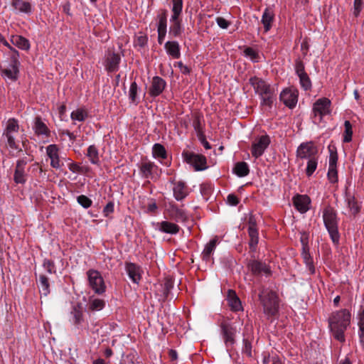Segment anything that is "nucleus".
<instances>
[{
  "instance_id": "9b49d317",
  "label": "nucleus",
  "mask_w": 364,
  "mask_h": 364,
  "mask_svg": "<svg viewBox=\"0 0 364 364\" xmlns=\"http://www.w3.org/2000/svg\"><path fill=\"white\" fill-rule=\"evenodd\" d=\"M296 156L300 159H311L315 157L317 149L311 141L301 143L296 149Z\"/></svg>"
},
{
  "instance_id": "bb28decb",
  "label": "nucleus",
  "mask_w": 364,
  "mask_h": 364,
  "mask_svg": "<svg viewBox=\"0 0 364 364\" xmlns=\"http://www.w3.org/2000/svg\"><path fill=\"white\" fill-rule=\"evenodd\" d=\"M26 163L23 161H18L14 173V179L16 183H24L26 181L25 174Z\"/></svg>"
},
{
  "instance_id": "ea45409f",
  "label": "nucleus",
  "mask_w": 364,
  "mask_h": 364,
  "mask_svg": "<svg viewBox=\"0 0 364 364\" xmlns=\"http://www.w3.org/2000/svg\"><path fill=\"white\" fill-rule=\"evenodd\" d=\"M152 154L156 159H164L166 158V150L161 144H155L152 147Z\"/></svg>"
},
{
  "instance_id": "a211bd4d",
  "label": "nucleus",
  "mask_w": 364,
  "mask_h": 364,
  "mask_svg": "<svg viewBox=\"0 0 364 364\" xmlns=\"http://www.w3.org/2000/svg\"><path fill=\"white\" fill-rule=\"evenodd\" d=\"M280 100L289 108L294 107L298 100L297 92L290 89H286L281 92Z\"/></svg>"
},
{
  "instance_id": "4c0bfd02",
  "label": "nucleus",
  "mask_w": 364,
  "mask_h": 364,
  "mask_svg": "<svg viewBox=\"0 0 364 364\" xmlns=\"http://www.w3.org/2000/svg\"><path fill=\"white\" fill-rule=\"evenodd\" d=\"M105 306V301L103 299L90 297L88 303V309L92 311L102 310Z\"/></svg>"
},
{
  "instance_id": "9d476101",
  "label": "nucleus",
  "mask_w": 364,
  "mask_h": 364,
  "mask_svg": "<svg viewBox=\"0 0 364 364\" xmlns=\"http://www.w3.org/2000/svg\"><path fill=\"white\" fill-rule=\"evenodd\" d=\"M270 144V139L267 135H262L255 139L252 144V154L254 157L261 156Z\"/></svg>"
},
{
  "instance_id": "8fccbe9b",
  "label": "nucleus",
  "mask_w": 364,
  "mask_h": 364,
  "mask_svg": "<svg viewBox=\"0 0 364 364\" xmlns=\"http://www.w3.org/2000/svg\"><path fill=\"white\" fill-rule=\"evenodd\" d=\"M77 201L84 208H88L92 204V200L85 195L77 196Z\"/></svg>"
},
{
  "instance_id": "6e6552de",
  "label": "nucleus",
  "mask_w": 364,
  "mask_h": 364,
  "mask_svg": "<svg viewBox=\"0 0 364 364\" xmlns=\"http://www.w3.org/2000/svg\"><path fill=\"white\" fill-rule=\"evenodd\" d=\"M89 286L95 294H102L106 291V285L101 273L95 269H91L86 272Z\"/></svg>"
},
{
  "instance_id": "20e7f679",
  "label": "nucleus",
  "mask_w": 364,
  "mask_h": 364,
  "mask_svg": "<svg viewBox=\"0 0 364 364\" xmlns=\"http://www.w3.org/2000/svg\"><path fill=\"white\" fill-rule=\"evenodd\" d=\"M263 312L268 318L276 316L279 310V299L277 294L271 290L263 291L259 294Z\"/></svg>"
},
{
  "instance_id": "f8f14e48",
  "label": "nucleus",
  "mask_w": 364,
  "mask_h": 364,
  "mask_svg": "<svg viewBox=\"0 0 364 364\" xmlns=\"http://www.w3.org/2000/svg\"><path fill=\"white\" fill-rule=\"evenodd\" d=\"M46 154L50 160V166L55 169H60L63 163L60 158V149L56 144H50L46 147Z\"/></svg>"
},
{
  "instance_id": "cd10ccee",
  "label": "nucleus",
  "mask_w": 364,
  "mask_h": 364,
  "mask_svg": "<svg viewBox=\"0 0 364 364\" xmlns=\"http://www.w3.org/2000/svg\"><path fill=\"white\" fill-rule=\"evenodd\" d=\"M3 75L11 80H16L18 73V62L16 58H13L12 63L9 68L2 70Z\"/></svg>"
},
{
  "instance_id": "79ce46f5",
  "label": "nucleus",
  "mask_w": 364,
  "mask_h": 364,
  "mask_svg": "<svg viewBox=\"0 0 364 364\" xmlns=\"http://www.w3.org/2000/svg\"><path fill=\"white\" fill-rule=\"evenodd\" d=\"M301 255L308 269L311 274H314L315 272V267L314 266L313 259L305 247L303 248Z\"/></svg>"
},
{
  "instance_id": "4d7b16f0",
  "label": "nucleus",
  "mask_w": 364,
  "mask_h": 364,
  "mask_svg": "<svg viewBox=\"0 0 364 364\" xmlns=\"http://www.w3.org/2000/svg\"><path fill=\"white\" fill-rule=\"evenodd\" d=\"M338 161V155L336 151L330 150L329 155V167L328 168H336V164Z\"/></svg>"
},
{
  "instance_id": "b1692460",
  "label": "nucleus",
  "mask_w": 364,
  "mask_h": 364,
  "mask_svg": "<svg viewBox=\"0 0 364 364\" xmlns=\"http://www.w3.org/2000/svg\"><path fill=\"white\" fill-rule=\"evenodd\" d=\"M173 192L175 199L178 201L183 200L189 193L187 186L182 181L174 183Z\"/></svg>"
},
{
  "instance_id": "7c9ffc66",
  "label": "nucleus",
  "mask_w": 364,
  "mask_h": 364,
  "mask_svg": "<svg viewBox=\"0 0 364 364\" xmlns=\"http://www.w3.org/2000/svg\"><path fill=\"white\" fill-rule=\"evenodd\" d=\"M36 282L41 295L47 296L50 292L48 278L44 274H41Z\"/></svg>"
},
{
  "instance_id": "bf43d9fd",
  "label": "nucleus",
  "mask_w": 364,
  "mask_h": 364,
  "mask_svg": "<svg viewBox=\"0 0 364 364\" xmlns=\"http://www.w3.org/2000/svg\"><path fill=\"white\" fill-rule=\"evenodd\" d=\"M216 23L218 26L223 29H226L230 25V23L223 17H217Z\"/></svg>"
},
{
  "instance_id": "aec40b11",
  "label": "nucleus",
  "mask_w": 364,
  "mask_h": 364,
  "mask_svg": "<svg viewBox=\"0 0 364 364\" xmlns=\"http://www.w3.org/2000/svg\"><path fill=\"white\" fill-rule=\"evenodd\" d=\"M121 60L120 55L118 53L109 52L106 55L105 66L108 72H115L119 69V65Z\"/></svg>"
},
{
  "instance_id": "7ed1b4c3",
  "label": "nucleus",
  "mask_w": 364,
  "mask_h": 364,
  "mask_svg": "<svg viewBox=\"0 0 364 364\" xmlns=\"http://www.w3.org/2000/svg\"><path fill=\"white\" fill-rule=\"evenodd\" d=\"M323 220L326 230L334 244H338L340 239L338 232V219L336 210L331 207H326L323 210Z\"/></svg>"
},
{
  "instance_id": "a18cd8bd",
  "label": "nucleus",
  "mask_w": 364,
  "mask_h": 364,
  "mask_svg": "<svg viewBox=\"0 0 364 364\" xmlns=\"http://www.w3.org/2000/svg\"><path fill=\"white\" fill-rule=\"evenodd\" d=\"M318 165V160L316 157L311 158L307 161L306 173L309 177L316 171Z\"/></svg>"
},
{
  "instance_id": "1a4fd4ad",
  "label": "nucleus",
  "mask_w": 364,
  "mask_h": 364,
  "mask_svg": "<svg viewBox=\"0 0 364 364\" xmlns=\"http://www.w3.org/2000/svg\"><path fill=\"white\" fill-rule=\"evenodd\" d=\"M182 157L183 161L192 166L196 171H203L208 168L206 158L202 154L183 151Z\"/></svg>"
},
{
  "instance_id": "dca6fc26",
  "label": "nucleus",
  "mask_w": 364,
  "mask_h": 364,
  "mask_svg": "<svg viewBox=\"0 0 364 364\" xmlns=\"http://www.w3.org/2000/svg\"><path fill=\"white\" fill-rule=\"evenodd\" d=\"M166 86V81L159 76H154L149 89V94L151 97H156L160 95Z\"/></svg>"
},
{
  "instance_id": "f257e3e1",
  "label": "nucleus",
  "mask_w": 364,
  "mask_h": 364,
  "mask_svg": "<svg viewBox=\"0 0 364 364\" xmlns=\"http://www.w3.org/2000/svg\"><path fill=\"white\" fill-rule=\"evenodd\" d=\"M351 314L347 309H341L331 313L328 318V326L333 336L343 343L346 341L345 331L350 324Z\"/></svg>"
},
{
  "instance_id": "864d4df0",
  "label": "nucleus",
  "mask_w": 364,
  "mask_h": 364,
  "mask_svg": "<svg viewBox=\"0 0 364 364\" xmlns=\"http://www.w3.org/2000/svg\"><path fill=\"white\" fill-rule=\"evenodd\" d=\"M328 178L331 183H336L338 181V171L336 168H328Z\"/></svg>"
},
{
  "instance_id": "a878e982",
  "label": "nucleus",
  "mask_w": 364,
  "mask_h": 364,
  "mask_svg": "<svg viewBox=\"0 0 364 364\" xmlns=\"http://www.w3.org/2000/svg\"><path fill=\"white\" fill-rule=\"evenodd\" d=\"M164 48L168 55L173 59H178L181 57L180 46L177 41H167L164 45Z\"/></svg>"
},
{
  "instance_id": "c85d7f7f",
  "label": "nucleus",
  "mask_w": 364,
  "mask_h": 364,
  "mask_svg": "<svg viewBox=\"0 0 364 364\" xmlns=\"http://www.w3.org/2000/svg\"><path fill=\"white\" fill-rule=\"evenodd\" d=\"M274 14L272 9L267 8L262 16L261 22L264 26L265 32L270 30L272 23L274 21Z\"/></svg>"
},
{
  "instance_id": "2f4dec72",
  "label": "nucleus",
  "mask_w": 364,
  "mask_h": 364,
  "mask_svg": "<svg viewBox=\"0 0 364 364\" xmlns=\"http://www.w3.org/2000/svg\"><path fill=\"white\" fill-rule=\"evenodd\" d=\"M158 169V166L154 163L148 161L144 162L140 166V171L143 177L149 178H152L154 172Z\"/></svg>"
},
{
  "instance_id": "a19ab883",
  "label": "nucleus",
  "mask_w": 364,
  "mask_h": 364,
  "mask_svg": "<svg viewBox=\"0 0 364 364\" xmlns=\"http://www.w3.org/2000/svg\"><path fill=\"white\" fill-rule=\"evenodd\" d=\"M346 201L353 215H356L359 213L360 207L358 204L353 196L346 195Z\"/></svg>"
},
{
  "instance_id": "052dcab7",
  "label": "nucleus",
  "mask_w": 364,
  "mask_h": 364,
  "mask_svg": "<svg viewBox=\"0 0 364 364\" xmlns=\"http://www.w3.org/2000/svg\"><path fill=\"white\" fill-rule=\"evenodd\" d=\"M113 212H114V203L112 202H109L104 208L102 213L105 217H108Z\"/></svg>"
},
{
  "instance_id": "774afa93",
  "label": "nucleus",
  "mask_w": 364,
  "mask_h": 364,
  "mask_svg": "<svg viewBox=\"0 0 364 364\" xmlns=\"http://www.w3.org/2000/svg\"><path fill=\"white\" fill-rule=\"evenodd\" d=\"M272 364H284V360L277 355L272 358Z\"/></svg>"
},
{
  "instance_id": "39448f33",
  "label": "nucleus",
  "mask_w": 364,
  "mask_h": 364,
  "mask_svg": "<svg viewBox=\"0 0 364 364\" xmlns=\"http://www.w3.org/2000/svg\"><path fill=\"white\" fill-rule=\"evenodd\" d=\"M172 16L170 19L172 25L170 26L169 33L173 37H178L181 34V23L179 16L182 12L183 1L172 0Z\"/></svg>"
},
{
  "instance_id": "6e6d98bb",
  "label": "nucleus",
  "mask_w": 364,
  "mask_h": 364,
  "mask_svg": "<svg viewBox=\"0 0 364 364\" xmlns=\"http://www.w3.org/2000/svg\"><path fill=\"white\" fill-rule=\"evenodd\" d=\"M295 71L298 76L306 73L304 69V65L300 60H297L295 63Z\"/></svg>"
},
{
  "instance_id": "393cba45",
  "label": "nucleus",
  "mask_w": 364,
  "mask_h": 364,
  "mask_svg": "<svg viewBox=\"0 0 364 364\" xmlns=\"http://www.w3.org/2000/svg\"><path fill=\"white\" fill-rule=\"evenodd\" d=\"M249 267L254 274H264L269 275L271 273L269 267L261 262L253 261L249 264Z\"/></svg>"
},
{
  "instance_id": "4be33fe9",
  "label": "nucleus",
  "mask_w": 364,
  "mask_h": 364,
  "mask_svg": "<svg viewBox=\"0 0 364 364\" xmlns=\"http://www.w3.org/2000/svg\"><path fill=\"white\" fill-rule=\"evenodd\" d=\"M11 6L18 13L29 15L33 11L31 3L24 0H12Z\"/></svg>"
},
{
  "instance_id": "f704fd0d",
  "label": "nucleus",
  "mask_w": 364,
  "mask_h": 364,
  "mask_svg": "<svg viewBox=\"0 0 364 364\" xmlns=\"http://www.w3.org/2000/svg\"><path fill=\"white\" fill-rule=\"evenodd\" d=\"M233 173L238 177H245L250 173L249 166L246 162L241 161L235 164Z\"/></svg>"
},
{
  "instance_id": "37998d69",
  "label": "nucleus",
  "mask_w": 364,
  "mask_h": 364,
  "mask_svg": "<svg viewBox=\"0 0 364 364\" xmlns=\"http://www.w3.org/2000/svg\"><path fill=\"white\" fill-rule=\"evenodd\" d=\"M138 89V85L136 82L131 83L129 90V98L134 105H137L139 102L137 97Z\"/></svg>"
},
{
  "instance_id": "0e129e2a",
  "label": "nucleus",
  "mask_w": 364,
  "mask_h": 364,
  "mask_svg": "<svg viewBox=\"0 0 364 364\" xmlns=\"http://www.w3.org/2000/svg\"><path fill=\"white\" fill-rule=\"evenodd\" d=\"M158 207L154 199H151L147 205V211L149 213H155Z\"/></svg>"
},
{
  "instance_id": "0eeeda50",
  "label": "nucleus",
  "mask_w": 364,
  "mask_h": 364,
  "mask_svg": "<svg viewBox=\"0 0 364 364\" xmlns=\"http://www.w3.org/2000/svg\"><path fill=\"white\" fill-rule=\"evenodd\" d=\"M331 100L326 97L318 99L313 105V121L314 123H320L325 115L331 113Z\"/></svg>"
},
{
  "instance_id": "2eb2a0df",
  "label": "nucleus",
  "mask_w": 364,
  "mask_h": 364,
  "mask_svg": "<svg viewBox=\"0 0 364 364\" xmlns=\"http://www.w3.org/2000/svg\"><path fill=\"white\" fill-rule=\"evenodd\" d=\"M222 335L227 347L232 346L235 343V337L237 328L228 323H223L220 326Z\"/></svg>"
},
{
  "instance_id": "473e14b6",
  "label": "nucleus",
  "mask_w": 364,
  "mask_h": 364,
  "mask_svg": "<svg viewBox=\"0 0 364 364\" xmlns=\"http://www.w3.org/2000/svg\"><path fill=\"white\" fill-rule=\"evenodd\" d=\"M33 129L35 133L38 135H45L48 136L50 134V130L47 125L41 120L40 117H36L35 119Z\"/></svg>"
},
{
  "instance_id": "603ef678",
  "label": "nucleus",
  "mask_w": 364,
  "mask_h": 364,
  "mask_svg": "<svg viewBox=\"0 0 364 364\" xmlns=\"http://www.w3.org/2000/svg\"><path fill=\"white\" fill-rule=\"evenodd\" d=\"M246 57L250 58L253 61H257L258 53L252 48H246L244 50Z\"/></svg>"
},
{
  "instance_id": "09e8293b",
  "label": "nucleus",
  "mask_w": 364,
  "mask_h": 364,
  "mask_svg": "<svg viewBox=\"0 0 364 364\" xmlns=\"http://www.w3.org/2000/svg\"><path fill=\"white\" fill-rule=\"evenodd\" d=\"M358 325L359 327V336L364 338V309L360 311L358 315Z\"/></svg>"
},
{
  "instance_id": "72a5a7b5",
  "label": "nucleus",
  "mask_w": 364,
  "mask_h": 364,
  "mask_svg": "<svg viewBox=\"0 0 364 364\" xmlns=\"http://www.w3.org/2000/svg\"><path fill=\"white\" fill-rule=\"evenodd\" d=\"M11 42L21 50H27L30 48L29 41L21 36H12Z\"/></svg>"
},
{
  "instance_id": "13d9d810",
  "label": "nucleus",
  "mask_w": 364,
  "mask_h": 364,
  "mask_svg": "<svg viewBox=\"0 0 364 364\" xmlns=\"http://www.w3.org/2000/svg\"><path fill=\"white\" fill-rule=\"evenodd\" d=\"M363 1V0H354L353 15L356 17L360 14L362 10Z\"/></svg>"
},
{
  "instance_id": "58836bf2",
  "label": "nucleus",
  "mask_w": 364,
  "mask_h": 364,
  "mask_svg": "<svg viewBox=\"0 0 364 364\" xmlns=\"http://www.w3.org/2000/svg\"><path fill=\"white\" fill-rule=\"evenodd\" d=\"M157 31H166L167 28V11L161 10L157 15Z\"/></svg>"
},
{
  "instance_id": "338daca9",
  "label": "nucleus",
  "mask_w": 364,
  "mask_h": 364,
  "mask_svg": "<svg viewBox=\"0 0 364 364\" xmlns=\"http://www.w3.org/2000/svg\"><path fill=\"white\" fill-rule=\"evenodd\" d=\"M158 32V42L159 44H162L165 38L166 31H157Z\"/></svg>"
},
{
  "instance_id": "de8ad7c7",
  "label": "nucleus",
  "mask_w": 364,
  "mask_h": 364,
  "mask_svg": "<svg viewBox=\"0 0 364 364\" xmlns=\"http://www.w3.org/2000/svg\"><path fill=\"white\" fill-rule=\"evenodd\" d=\"M299 78L300 85L305 90H309L311 88V81L307 73L298 76Z\"/></svg>"
},
{
  "instance_id": "680f3d73",
  "label": "nucleus",
  "mask_w": 364,
  "mask_h": 364,
  "mask_svg": "<svg viewBox=\"0 0 364 364\" xmlns=\"http://www.w3.org/2000/svg\"><path fill=\"white\" fill-rule=\"evenodd\" d=\"M227 202L229 205L235 206L239 203V199L234 194H229L227 197Z\"/></svg>"
},
{
  "instance_id": "ddd939ff",
  "label": "nucleus",
  "mask_w": 364,
  "mask_h": 364,
  "mask_svg": "<svg viewBox=\"0 0 364 364\" xmlns=\"http://www.w3.org/2000/svg\"><path fill=\"white\" fill-rule=\"evenodd\" d=\"M166 211L169 218L177 223H184L188 220L186 211L175 204L170 203Z\"/></svg>"
},
{
  "instance_id": "c9c22d12",
  "label": "nucleus",
  "mask_w": 364,
  "mask_h": 364,
  "mask_svg": "<svg viewBox=\"0 0 364 364\" xmlns=\"http://www.w3.org/2000/svg\"><path fill=\"white\" fill-rule=\"evenodd\" d=\"M87 156L92 164H100L99 151L95 145H90L87 148Z\"/></svg>"
},
{
  "instance_id": "5fc2aeb1",
  "label": "nucleus",
  "mask_w": 364,
  "mask_h": 364,
  "mask_svg": "<svg viewBox=\"0 0 364 364\" xmlns=\"http://www.w3.org/2000/svg\"><path fill=\"white\" fill-rule=\"evenodd\" d=\"M66 161L70 162L68 165V168L70 171H72L73 173H81L82 172V168L77 163L73 162L70 159H67Z\"/></svg>"
},
{
  "instance_id": "e433bc0d",
  "label": "nucleus",
  "mask_w": 364,
  "mask_h": 364,
  "mask_svg": "<svg viewBox=\"0 0 364 364\" xmlns=\"http://www.w3.org/2000/svg\"><path fill=\"white\" fill-rule=\"evenodd\" d=\"M73 121L84 122L88 117V112L85 107H78L70 114Z\"/></svg>"
},
{
  "instance_id": "49530a36",
  "label": "nucleus",
  "mask_w": 364,
  "mask_h": 364,
  "mask_svg": "<svg viewBox=\"0 0 364 364\" xmlns=\"http://www.w3.org/2000/svg\"><path fill=\"white\" fill-rule=\"evenodd\" d=\"M72 321L75 325H80L83 321V313L81 310L75 308L71 312Z\"/></svg>"
},
{
  "instance_id": "c03bdc74",
  "label": "nucleus",
  "mask_w": 364,
  "mask_h": 364,
  "mask_svg": "<svg viewBox=\"0 0 364 364\" xmlns=\"http://www.w3.org/2000/svg\"><path fill=\"white\" fill-rule=\"evenodd\" d=\"M344 133H343V141L350 142L352 140L353 128L350 122L348 120L344 122Z\"/></svg>"
},
{
  "instance_id": "f03ea898",
  "label": "nucleus",
  "mask_w": 364,
  "mask_h": 364,
  "mask_svg": "<svg viewBox=\"0 0 364 364\" xmlns=\"http://www.w3.org/2000/svg\"><path fill=\"white\" fill-rule=\"evenodd\" d=\"M250 83L255 92L259 95L261 106L271 108L277 96V90L274 87L256 76L250 79Z\"/></svg>"
},
{
  "instance_id": "c756f323",
  "label": "nucleus",
  "mask_w": 364,
  "mask_h": 364,
  "mask_svg": "<svg viewBox=\"0 0 364 364\" xmlns=\"http://www.w3.org/2000/svg\"><path fill=\"white\" fill-rule=\"evenodd\" d=\"M218 243V239L215 237L210 240L205 246V248L202 252V258L203 260L208 262L210 261L211 255H213L217 244Z\"/></svg>"
},
{
  "instance_id": "e2e57ef3",
  "label": "nucleus",
  "mask_w": 364,
  "mask_h": 364,
  "mask_svg": "<svg viewBox=\"0 0 364 364\" xmlns=\"http://www.w3.org/2000/svg\"><path fill=\"white\" fill-rule=\"evenodd\" d=\"M176 65L178 67L181 73L184 75H188L190 73V68L187 65H184L181 61L177 62Z\"/></svg>"
},
{
  "instance_id": "412c9836",
  "label": "nucleus",
  "mask_w": 364,
  "mask_h": 364,
  "mask_svg": "<svg viewBox=\"0 0 364 364\" xmlns=\"http://www.w3.org/2000/svg\"><path fill=\"white\" fill-rule=\"evenodd\" d=\"M248 233L250 238L249 242L250 247L252 251H255L258 244V231L255 220L252 218H250L249 220Z\"/></svg>"
},
{
  "instance_id": "69168bd1",
  "label": "nucleus",
  "mask_w": 364,
  "mask_h": 364,
  "mask_svg": "<svg viewBox=\"0 0 364 364\" xmlns=\"http://www.w3.org/2000/svg\"><path fill=\"white\" fill-rule=\"evenodd\" d=\"M1 45L5 46L9 50L14 51L15 53L18 55V52L7 42L5 38L0 33V46Z\"/></svg>"
},
{
  "instance_id": "3c124183",
  "label": "nucleus",
  "mask_w": 364,
  "mask_h": 364,
  "mask_svg": "<svg viewBox=\"0 0 364 364\" xmlns=\"http://www.w3.org/2000/svg\"><path fill=\"white\" fill-rule=\"evenodd\" d=\"M43 267L48 274L55 273L56 272L54 262L50 259H44Z\"/></svg>"
},
{
  "instance_id": "4468645a",
  "label": "nucleus",
  "mask_w": 364,
  "mask_h": 364,
  "mask_svg": "<svg viewBox=\"0 0 364 364\" xmlns=\"http://www.w3.org/2000/svg\"><path fill=\"white\" fill-rule=\"evenodd\" d=\"M152 226L156 230L170 235H176L180 231V227L178 225L167 220L154 222Z\"/></svg>"
},
{
  "instance_id": "f3484780",
  "label": "nucleus",
  "mask_w": 364,
  "mask_h": 364,
  "mask_svg": "<svg viewBox=\"0 0 364 364\" xmlns=\"http://www.w3.org/2000/svg\"><path fill=\"white\" fill-rule=\"evenodd\" d=\"M293 204L301 213H305L310 208L311 199L306 195L297 194L293 197Z\"/></svg>"
},
{
  "instance_id": "6ab92c4d",
  "label": "nucleus",
  "mask_w": 364,
  "mask_h": 364,
  "mask_svg": "<svg viewBox=\"0 0 364 364\" xmlns=\"http://www.w3.org/2000/svg\"><path fill=\"white\" fill-rule=\"evenodd\" d=\"M125 269L130 279L134 283L138 284L141 279L143 272L141 267L134 263L127 262L125 264Z\"/></svg>"
},
{
  "instance_id": "5701e85b",
  "label": "nucleus",
  "mask_w": 364,
  "mask_h": 364,
  "mask_svg": "<svg viewBox=\"0 0 364 364\" xmlns=\"http://www.w3.org/2000/svg\"><path fill=\"white\" fill-rule=\"evenodd\" d=\"M227 301L230 309L233 311H242V303L236 293L233 290H228Z\"/></svg>"
},
{
  "instance_id": "423d86ee",
  "label": "nucleus",
  "mask_w": 364,
  "mask_h": 364,
  "mask_svg": "<svg viewBox=\"0 0 364 364\" xmlns=\"http://www.w3.org/2000/svg\"><path fill=\"white\" fill-rule=\"evenodd\" d=\"M18 130L19 125L18 121L14 118L9 119L4 130L3 137L6 139L8 146L12 150H16L18 148L16 141Z\"/></svg>"
}]
</instances>
